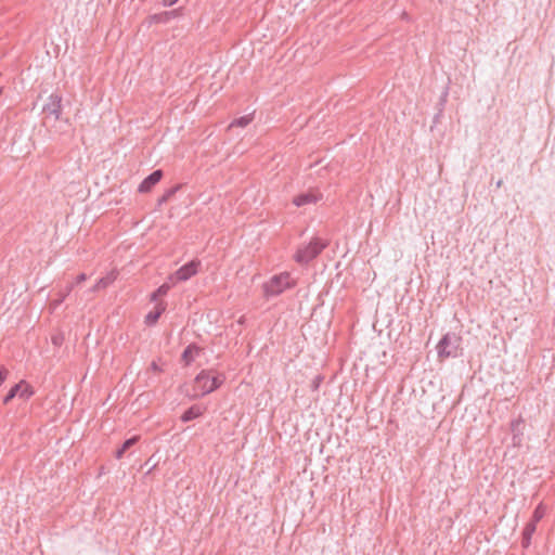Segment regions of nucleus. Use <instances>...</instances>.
<instances>
[{
  "label": "nucleus",
  "mask_w": 555,
  "mask_h": 555,
  "mask_svg": "<svg viewBox=\"0 0 555 555\" xmlns=\"http://www.w3.org/2000/svg\"><path fill=\"white\" fill-rule=\"evenodd\" d=\"M74 289V283L67 284L63 289L59 292V298L54 300L53 306L56 307L61 305L64 299L72 293Z\"/></svg>",
  "instance_id": "18"
},
{
  "label": "nucleus",
  "mask_w": 555,
  "mask_h": 555,
  "mask_svg": "<svg viewBox=\"0 0 555 555\" xmlns=\"http://www.w3.org/2000/svg\"><path fill=\"white\" fill-rule=\"evenodd\" d=\"M43 113L53 115L55 120H59L62 113V96L57 93H52L48 98V102L43 106Z\"/></svg>",
  "instance_id": "7"
},
{
  "label": "nucleus",
  "mask_w": 555,
  "mask_h": 555,
  "mask_svg": "<svg viewBox=\"0 0 555 555\" xmlns=\"http://www.w3.org/2000/svg\"><path fill=\"white\" fill-rule=\"evenodd\" d=\"M225 380L223 373H215L212 370L201 371L194 379V393L192 398L203 397L218 389Z\"/></svg>",
  "instance_id": "1"
},
{
  "label": "nucleus",
  "mask_w": 555,
  "mask_h": 555,
  "mask_svg": "<svg viewBox=\"0 0 555 555\" xmlns=\"http://www.w3.org/2000/svg\"><path fill=\"white\" fill-rule=\"evenodd\" d=\"M201 267V261L197 259H193L190 262L182 266L175 272V278L177 281L183 282L188 281L192 276H194L198 272V268Z\"/></svg>",
  "instance_id": "6"
},
{
  "label": "nucleus",
  "mask_w": 555,
  "mask_h": 555,
  "mask_svg": "<svg viewBox=\"0 0 555 555\" xmlns=\"http://www.w3.org/2000/svg\"><path fill=\"white\" fill-rule=\"evenodd\" d=\"M447 98H448V90H446L441 98H440V104L443 105L446 102H447Z\"/></svg>",
  "instance_id": "27"
},
{
  "label": "nucleus",
  "mask_w": 555,
  "mask_h": 555,
  "mask_svg": "<svg viewBox=\"0 0 555 555\" xmlns=\"http://www.w3.org/2000/svg\"><path fill=\"white\" fill-rule=\"evenodd\" d=\"M296 282L288 272L273 275L269 281L262 284L263 296L269 299L281 295L284 291L293 288Z\"/></svg>",
  "instance_id": "2"
},
{
  "label": "nucleus",
  "mask_w": 555,
  "mask_h": 555,
  "mask_svg": "<svg viewBox=\"0 0 555 555\" xmlns=\"http://www.w3.org/2000/svg\"><path fill=\"white\" fill-rule=\"evenodd\" d=\"M35 391L25 380L15 384L3 398V404H8L13 398L18 396L23 400H28L34 396Z\"/></svg>",
  "instance_id": "5"
},
{
  "label": "nucleus",
  "mask_w": 555,
  "mask_h": 555,
  "mask_svg": "<svg viewBox=\"0 0 555 555\" xmlns=\"http://www.w3.org/2000/svg\"><path fill=\"white\" fill-rule=\"evenodd\" d=\"M139 439H140L139 436H133L129 439H126L124 441V443L121 444V447L124 448V450L128 451L131 447H133L139 441Z\"/></svg>",
  "instance_id": "21"
},
{
  "label": "nucleus",
  "mask_w": 555,
  "mask_h": 555,
  "mask_svg": "<svg viewBox=\"0 0 555 555\" xmlns=\"http://www.w3.org/2000/svg\"><path fill=\"white\" fill-rule=\"evenodd\" d=\"M179 0H163L164 5L171 7L177 3Z\"/></svg>",
  "instance_id": "26"
},
{
  "label": "nucleus",
  "mask_w": 555,
  "mask_h": 555,
  "mask_svg": "<svg viewBox=\"0 0 555 555\" xmlns=\"http://www.w3.org/2000/svg\"><path fill=\"white\" fill-rule=\"evenodd\" d=\"M544 515H545V507L542 503H540L533 511L532 518L529 521V524H534L537 526V524L544 517Z\"/></svg>",
  "instance_id": "19"
},
{
  "label": "nucleus",
  "mask_w": 555,
  "mask_h": 555,
  "mask_svg": "<svg viewBox=\"0 0 555 555\" xmlns=\"http://www.w3.org/2000/svg\"><path fill=\"white\" fill-rule=\"evenodd\" d=\"M524 425V421L521 418L515 420L511 423V430L513 433V444L519 446L521 441V431L520 427Z\"/></svg>",
  "instance_id": "15"
},
{
  "label": "nucleus",
  "mask_w": 555,
  "mask_h": 555,
  "mask_svg": "<svg viewBox=\"0 0 555 555\" xmlns=\"http://www.w3.org/2000/svg\"><path fill=\"white\" fill-rule=\"evenodd\" d=\"M154 20L157 21V22H163V17L162 15H154Z\"/></svg>",
  "instance_id": "29"
},
{
  "label": "nucleus",
  "mask_w": 555,
  "mask_h": 555,
  "mask_svg": "<svg viewBox=\"0 0 555 555\" xmlns=\"http://www.w3.org/2000/svg\"><path fill=\"white\" fill-rule=\"evenodd\" d=\"M166 308H167L166 301H164V300L158 301L155 305L154 309L145 315V320H144L145 324L149 326L156 324L158 319L160 318V315L165 312Z\"/></svg>",
  "instance_id": "10"
},
{
  "label": "nucleus",
  "mask_w": 555,
  "mask_h": 555,
  "mask_svg": "<svg viewBox=\"0 0 555 555\" xmlns=\"http://www.w3.org/2000/svg\"><path fill=\"white\" fill-rule=\"evenodd\" d=\"M501 185H502V180H499V181L496 182V188H500Z\"/></svg>",
  "instance_id": "30"
},
{
  "label": "nucleus",
  "mask_w": 555,
  "mask_h": 555,
  "mask_svg": "<svg viewBox=\"0 0 555 555\" xmlns=\"http://www.w3.org/2000/svg\"><path fill=\"white\" fill-rule=\"evenodd\" d=\"M53 344L59 345V339L56 337L53 338Z\"/></svg>",
  "instance_id": "31"
},
{
  "label": "nucleus",
  "mask_w": 555,
  "mask_h": 555,
  "mask_svg": "<svg viewBox=\"0 0 555 555\" xmlns=\"http://www.w3.org/2000/svg\"><path fill=\"white\" fill-rule=\"evenodd\" d=\"M126 452H127V451H126V450H124V448H122V447H120V448H119V449H117V451L115 452V456H116V459H121Z\"/></svg>",
  "instance_id": "25"
},
{
  "label": "nucleus",
  "mask_w": 555,
  "mask_h": 555,
  "mask_svg": "<svg viewBox=\"0 0 555 555\" xmlns=\"http://www.w3.org/2000/svg\"><path fill=\"white\" fill-rule=\"evenodd\" d=\"M537 530V526L534 524H527L522 530L521 537V546L524 548H528L531 544V538Z\"/></svg>",
  "instance_id": "13"
},
{
  "label": "nucleus",
  "mask_w": 555,
  "mask_h": 555,
  "mask_svg": "<svg viewBox=\"0 0 555 555\" xmlns=\"http://www.w3.org/2000/svg\"><path fill=\"white\" fill-rule=\"evenodd\" d=\"M151 369L154 371V372H160V369L159 366L157 365V363L155 361L152 362L151 364Z\"/></svg>",
  "instance_id": "28"
},
{
  "label": "nucleus",
  "mask_w": 555,
  "mask_h": 555,
  "mask_svg": "<svg viewBox=\"0 0 555 555\" xmlns=\"http://www.w3.org/2000/svg\"><path fill=\"white\" fill-rule=\"evenodd\" d=\"M205 411V406L199 404H193L186 411H184L180 418L183 423H188L203 415Z\"/></svg>",
  "instance_id": "12"
},
{
  "label": "nucleus",
  "mask_w": 555,
  "mask_h": 555,
  "mask_svg": "<svg viewBox=\"0 0 555 555\" xmlns=\"http://www.w3.org/2000/svg\"><path fill=\"white\" fill-rule=\"evenodd\" d=\"M323 382V377L321 375H317L312 383H311V389L312 391H317L321 385V383Z\"/></svg>",
  "instance_id": "22"
},
{
  "label": "nucleus",
  "mask_w": 555,
  "mask_h": 555,
  "mask_svg": "<svg viewBox=\"0 0 555 555\" xmlns=\"http://www.w3.org/2000/svg\"><path fill=\"white\" fill-rule=\"evenodd\" d=\"M322 199V194L318 191H308L294 197L293 204L297 207H301L309 204H315Z\"/></svg>",
  "instance_id": "9"
},
{
  "label": "nucleus",
  "mask_w": 555,
  "mask_h": 555,
  "mask_svg": "<svg viewBox=\"0 0 555 555\" xmlns=\"http://www.w3.org/2000/svg\"><path fill=\"white\" fill-rule=\"evenodd\" d=\"M253 120V116L251 115H245V116H242L240 118H236L234 119L231 124H230V128L232 127H246L247 125H249Z\"/></svg>",
  "instance_id": "20"
},
{
  "label": "nucleus",
  "mask_w": 555,
  "mask_h": 555,
  "mask_svg": "<svg viewBox=\"0 0 555 555\" xmlns=\"http://www.w3.org/2000/svg\"><path fill=\"white\" fill-rule=\"evenodd\" d=\"M163 176L162 169L154 170L140 183L138 192L149 193L162 180Z\"/></svg>",
  "instance_id": "8"
},
{
  "label": "nucleus",
  "mask_w": 555,
  "mask_h": 555,
  "mask_svg": "<svg viewBox=\"0 0 555 555\" xmlns=\"http://www.w3.org/2000/svg\"><path fill=\"white\" fill-rule=\"evenodd\" d=\"M201 348L195 344L189 345L182 352L181 360L185 365H190L194 360V354L198 353Z\"/></svg>",
  "instance_id": "14"
},
{
  "label": "nucleus",
  "mask_w": 555,
  "mask_h": 555,
  "mask_svg": "<svg viewBox=\"0 0 555 555\" xmlns=\"http://www.w3.org/2000/svg\"><path fill=\"white\" fill-rule=\"evenodd\" d=\"M170 287L171 286L168 283L160 285L155 292L151 294V301H155L156 304L160 301L159 298L166 296Z\"/></svg>",
  "instance_id": "16"
},
{
  "label": "nucleus",
  "mask_w": 555,
  "mask_h": 555,
  "mask_svg": "<svg viewBox=\"0 0 555 555\" xmlns=\"http://www.w3.org/2000/svg\"><path fill=\"white\" fill-rule=\"evenodd\" d=\"M181 185L177 184L170 189H168L159 198H158V206H162L166 204L179 190Z\"/></svg>",
  "instance_id": "17"
},
{
  "label": "nucleus",
  "mask_w": 555,
  "mask_h": 555,
  "mask_svg": "<svg viewBox=\"0 0 555 555\" xmlns=\"http://www.w3.org/2000/svg\"><path fill=\"white\" fill-rule=\"evenodd\" d=\"M87 279H88V276H87V274H86V273H80V274H78V275H77V278H76V280H75V282H73V283H74V286H75V285H78V284H80V283H82V282H85Z\"/></svg>",
  "instance_id": "24"
},
{
  "label": "nucleus",
  "mask_w": 555,
  "mask_h": 555,
  "mask_svg": "<svg viewBox=\"0 0 555 555\" xmlns=\"http://www.w3.org/2000/svg\"><path fill=\"white\" fill-rule=\"evenodd\" d=\"M117 271L112 270L105 276L101 278L91 288V292H99L101 289H105L109 285H112L117 279Z\"/></svg>",
  "instance_id": "11"
},
{
  "label": "nucleus",
  "mask_w": 555,
  "mask_h": 555,
  "mask_svg": "<svg viewBox=\"0 0 555 555\" xmlns=\"http://www.w3.org/2000/svg\"><path fill=\"white\" fill-rule=\"evenodd\" d=\"M328 242L320 237H313L306 246L299 247L294 256V259L299 264H308L317 258L326 247Z\"/></svg>",
  "instance_id": "3"
},
{
  "label": "nucleus",
  "mask_w": 555,
  "mask_h": 555,
  "mask_svg": "<svg viewBox=\"0 0 555 555\" xmlns=\"http://www.w3.org/2000/svg\"><path fill=\"white\" fill-rule=\"evenodd\" d=\"M8 375H9V370L5 366L0 365V386L5 382V379L8 378Z\"/></svg>",
  "instance_id": "23"
},
{
  "label": "nucleus",
  "mask_w": 555,
  "mask_h": 555,
  "mask_svg": "<svg viewBox=\"0 0 555 555\" xmlns=\"http://www.w3.org/2000/svg\"><path fill=\"white\" fill-rule=\"evenodd\" d=\"M462 337L455 333H447L438 343L437 350L439 358H456L461 354Z\"/></svg>",
  "instance_id": "4"
}]
</instances>
